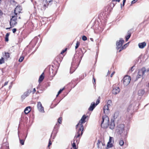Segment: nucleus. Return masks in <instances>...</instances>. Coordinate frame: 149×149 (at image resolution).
<instances>
[{"label": "nucleus", "instance_id": "f257e3e1", "mask_svg": "<svg viewBox=\"0 0 149 149\" xmlns=\"http://www.w3.org/2000/svg\"><path fill=\"white\" fill-rule=\"evenodd\" d=\"M87 116L85 115H83L76 125L77 132L74 138L73 142L72 143V145L73 149H77L76 144L79 143L80 139L83 133L84 127L82 124L86 122V120Z\"/></svg>", "mask_w": 149, "mask_h": 149}, {"label": "nucleus", "instance_id": "f03ea898", "mask_svg": "<svg viewBox=\"0 0 149 149\" xmlns=\"http://www.w3.org/2000/svg\"><path fill=\"white\" fill-rule=\"evenodd\" d=\"M12 18L10 19V27L9 28H6V29H9L12 27H14L17 24V17L13 14H12Z\"/></svg>", "mask_w": 149, "mask_h": 149}, {"label": "nucleus", "instance_id": "7ed1b4c3", "mask_svg": "<svg viewBox=\"0 0 149 149\" xmlns=\"http://www.w3.org/2000/svg\"><path fill=\"white\" fill-rule=\"evenodd\" d=\"M109 121V118L107 116L105 115L103 116L102 117V121L101 124V127L103 128L107 127Z\"/></svg>", "mask_w": 149, "mask_h": 149}, {"label": "nucleus", "instance_id": "20e7f679", "mask_svg": "<svg viewBox=\"0 0 149 149\" xmlns=\"http://www.w3.org/2000/svg\"><path fill=\"white\" fill-rule=\"evenodd\" d=\"M80 50L79 51H77L76 53L74 55L75 58L76 57L77 59V61L80 62L82 57L83 56V54L82 52V50L81 49H79Z\"/></svg>", "mask_w": 149, "mask_h": 149}, {"label": "nucleus", "instance_id": "39448f33", "mask_svg": "<svg viewBox=\"0 0 149 149\" xmlns=\"http://www.w3.org/2000/svg\"><path fill=\"white\" fill-rule=\"evenodd\" d=\"M146 71V68L145 67H143L141 69H139L138 70L137 74L136 77V80H138L139 78H141L143 76L145 72Z\"/></svg>", "mask_w": 149, "mask_h": 149}, {"label": "nucleus", "instance_id": "423d86ee", "mask_svg": "<svg viewBox=\"0 0 149 149\" xmlns=\"http://www.w3.org/2000/svg\"><path fill=\"white\" fill-rule=\"evenodd\" d=\"M64 56V55H63V56H62L61 54H59L57 56L54 61V63L56 65H59Z\"/></svg>", "mask_w": 149, "mask_h": 149}, {"label": "nucleus", "instance_id": "0eeeda50", "mask_svg": "<svg viewBox=\"0 0 149 149\" xmlns=\"http://www.w3.org/2000/svg\"><path fill=\"white\" fill-rule=\"evenodd\" d=\"M22 10V8L21 6L19 5L17 6L14 10V12L12 13V14H13L17 16V15H19V13H22L21 12Z\"/></svg>", "mask_w": 149, "mask_h": 149}, {"label": "nucleus", "instance_id": "6e6552de", "mask_svg": "<svg viewBox=\"0 0 149 149\" xmlns=\"http://www.w3.org/2000/svg\"><path fill=\"white\" fill-rule=\"evenodd\" d=\"M100 97H99L98 99L97 100L96 104L94 102H92L88 109L89 111H92L95 107L100 102Z\"/></svg>", "mask_w": 149, "mask_h": 149}, {"label": "nucleus", "instance_id": "1a4fd4ad", "mask_svg": "<svg viewBox=\"0 0 149 149\" xmlns=\"http://www.w3.org/2000/svg\"><path fill=\"white\" fill-rule=\"evenodd\" d=\"M131 77L128 75L125 76L123 79V84L125 86H127L130 83Z\"/></svg>", "mask_w": 149, "mask_h": 149}, {"label": "nucleus", "instance_id": "9d476101", "mask_svg": "<svg viewBox=\"0 0 149 149\" xmlns=\"http://www.w3.org/2000/svg\"><path fill=\"white\" fill-rule=\"evenodd\" d=\"M124 125L123 124L118 125L117 127L116 130L118 133L120 134H122L124 131Z\"/></svg>", "mask_w": 149, "mask_h": 149}, {"label": "nucleus", "instance_id": "9b49d317", "mask_svg": "<svg viewBox=\"0 0 149 149\" xmlns=\"http://www.w3.org/2000/svg\"><path fill=\"white\" fill-rule=\"evenodd\" d=\"M124 42V41L122 38H120L119 40L117 41L116 42L117 49L119 50L121 48Z\"/></svg>", "mask_w": 149, "mask_h": 149}, {"label": "nucleus", "instance_id": "f8f14e48", "mask_svg": "<svg viewBox=\"0 0 149 149\" xmlns=\"http://www.w3.org/2000/svg\"><path fill=\"white\" fill-rule=\"evenodd\" d=\"M120 91V89L119 87L116 86L115 85L113 86V89L112 90V93L116 95Z\"/></svg>", "mask_w": 149, "mask_h": 149}, {"label": "nucleus", "instance_id": "ddd939ff", "mask_svg": "<svg viewBox=\"0 0 149 149\" xmlns=\"http://www.w3.org/2000/svg\"><path fill=\"white\" fill-rule=\"evenodd\" d=\"M37 107L38 109L40 112H44V108L42 106V104L40 102H38Z\"/></svg>", "mask_w": 149, "mask_h": 149}, {"label": "nucleus", "instance_id": "4468645a", "mask_svg": "<svg viewBox=\"0 0 149 149\" xmlns=\"http://www.w3.org/2000/svg\"><path fill=\"white\" fill-rule=\"evenodd\" d=\"M110 107L107 105H105L103 108L104 113L105 114H108L109 113V108Z\"/></svg>", "mask_w": 149, "mask_h": 149}, {"label": "nucleus", "instance_id": "2eb2a0df", "mask_svg": "<svg viewBox=\"0 0 149 149\" xmlns=\"http://www.w3.org/2000/svg\"><path fill=\"white\" fill-rule=\"evenodd\" d=\"M146 44L145 42L139 43L138 44L139 47L140 49H143L146 46Z\"/></svg>", "mask_w": 149, "mask_h": 149}, {"label": "nucleus", "instance_id": "dca6fc26", "mask_svg": "<svg viewBox=\"0 0 149 149\" xmlns=\"http://www.w3.org/2000/svg\"><path fill=\"white\" fill-rule=\"evenodd\" d=\"M31 108L30 107H26L24 109V111L26 114H27L31 111Z\"/></svg>", "mask_w": 149, "mask_h": 149}, {"label": "nucleus", "instance_id": "f3484780", "mask_svg": "<svg viewBox=\"0 0 149 149\" xmlns=\"http://www.w3.org/2000/svg\"><path fill=\"white\" fill-rule=\"evenodd\" d=\"M115 126V123L114 122L111 121V122L110 124L109 125V128L111 129H113Z\"/></svg>", "mask_w": 149, "mask_h": 149}, {"label": "nucleus", "instance_id": "a211bd4d", "mask_svg": "<svg viewBox=\"0 0 149 149\" xmlns=\"http://www.w3.org/2000/svg\"><path fill=\"white\" fill-rule=\"evenodd\" d=\"M129 43H127L125 45H124L123 46H122L121 48L118 51V52H120L122 50L125 49L126 47L128 46Z\"/></svg>", "mask_w": 149, "mask_h": 149}, {"label": "nucleus", "instance_id": "6ab92c4d", "mask_svg": "<svg viewBox=\"0 0 149 149\" xmlns=\"http://www.w3.org/2000/svg\"><path fill=\"white\" fill-rule=\"evenodd\" d=\"M145 92V91L143 89L139 90L138 91V94L139 96H141L144 94Z\"/></svg>", "mask_w": 149, "mask_h": 149}, {"label": "nucleus", "instance_id": "aec40b11", "mask_svg": "<svg viewBox=\"0 0 149 149\" xmlns=\"http://www.w3.org/2000/svg\"><path fill=\"white\" fill-rule=\"evenodd\" d=\"M44 78V74L43 72L40 76L39 79V82H41Z\"/></svg>", "mask_w": 149, "mask_h": 149}, {"label": "nucleus", "instance_id": "412c9836", "mask_svg": "<svg viewBox=\"0 0 149 149\" xmlns=\"http://www.w3.org/2000/svg\"><path fill=\"white\" fill-rule=\"evenodd\" d=\"M101 143V141L99 140H98V142L97 143V147L99 149H101L102 148V146L100 145V143Z\"/></svg>", "mask_w": 149, "mask_h": 149}, {"label": "nucleus", "instance_id": "4be33fe9", "mask_svg": "<svg viewBox=\"0 0 149 149\" xmlns=\"http://www.w3.org/2000/svg\"><path fill=\"white\" fill-rule=\"evenodd\" d=\"M131 36V33H127V35L125 36L126 41H127Z\"/></svg>", "mask_w": 149, "mask_h": 149}, {"label": "nucleus", "instance_id": "5701e85b", "mask_svg": "<svg viewBox=\"0 0 149 149\" xmlns=\"http://www.w3.org/2000/svg\"><path fill=\"white\" fill-rule=\"evenodd\" d=\"M9 33H6V35L5 38V41L6 42H8V37L9 36Z\"/></svg>", "mask_w": 149, "mask_h": 149}, {"label": "nucleus", "instance_id": "b1692460", "mask_svg": "<svg viewBox=\"0 0 149 149\" xmlns=\"http://www.w3.org/2000/svg\"><path fill=\"white\" fill-rule=\"evenodd\" d=\"M120 0H112L111 4H113V7L115 6V4L116 3H113L114 2L116 1H118L119 2H120Z\"/></svg>", "mask_w": 149, "mask_h": 149}, {"label": "nucleus", "instance_id": "393cba45", "mask_svg": "<svg viewBox=\"0 0 149 149\" xmlns=\"http://www.w3.org/2000/svg\"><path fill=\"white\" fill-rule=\"evenodd\" d=\"M74 83H75V82L74 80H72L71 81L70 83V84H71V86L73 87H74L77 85V84H74L73 85H72V84H74Z\"/></svg>", "mask_w": 149, "mask_h": 149}, {"label": "nucleus", "instance_id": "a878e982", "mask_svg": "<svg viewBox=\"0 0 149 149\" xmlns=\"http://www.w3.org/2000/svg\"><path fill=\"white\" fill-rule=\"evenodd\" d=\"M80 45V42L79 41H77L76 43V45L75 46V49H77Z\"/></svg>", "mask_w": 149, "mask_h": 149}, {"label": "nucleus", "instance_id": "bb28decb", "mask_svg": "<svg viewBox=\"0 0 149 149\" xmlns=\"http://www.w3.org/2000/svg\"><path fill=\"white\" fill-rule=\"evenodd\" d=\"M112 104V101L111 100H109L107 102V105L110 107Z\"/></svg>", "mask_w": 149, "mask_h": 149}, {"label": "nucleus", "instance_id": "cd10ccee", "mask_svg": "<svg viewBox=\"0 0 149 149\" xmlns=\"http://www.w3.org/2000/svg\"><path fill=\"white\" fill-rule=\"evenodd\" d=\"M124 144V142L123 141L120 139L119 141V144L120 146H122Z\"/></svg>", "mask_w": 149, "mask_h": 149}, {"label": "nucleus", "instance_id": "c85d7f7f", "mask_svg": "<svg viewBox=\"0 0 149 149\" xmlns=\"http://www.w3.org/2000/svg\"><path fill=\"white\" fill-rule=\"evenodd\" d=\"M62 117H60L58 118V122L59 124H61L62 122Z\"/></svg>", "mask_w": 149, "mask_h": 149}, {"label": "nucleus", "instance_id": "c756f323", "mask_svg": "<svg viewBox=\"0 0 149 149\" xmlns=\"http://www.w3.org/2000/svg\"><path fill=\"white\" fill-rule=\"evenodd\" d=\"M67 48H65L63 50L60 54H61L62 56H63V54L67 51Z\"/></svg>", "mask_w": 149, "mask_h": 149}, {"label": "nucleus", "instance_id": "7c9ffc66", "mask_svg": "<svg viewBox=\"0 0 149 149\" xmlns=\"http://www.w3.org/2000/svg\"><path fill=\"white\" fill-rule=\"evenodd\" d=\"M4 63V59L3 57H1L0 59V64Z\"/></svg>", "mask_w": 149, "mask_h": 149}, {"label": "nucleus", "instance_id": "2f4dec72", "mask_svg": "<svg viewBox=\"0 0 149 149\" xmlns=\"http://www.w3.org/2000/svg\"><path fill=\"white\" fill-rule=\"evenodd\" d=\"M113 145L111 143H108L107 145V147L108 148H110L112 147Z\"/></svg>", "mask_w": 149, "mask_h": 149}, {"label": "nucleus", "instance_id": "473e14b6", "mask_svg": "<svg viewBox=\"0 0 149 149\" xmlns=\"http://www.w3.org/2000/svg\"><path fill=\"white\" fill-rule=\"evenodd\" d=\"M5 56L7 58H8L10 57V54L8 52H6L5 53Z\"/></svg>", "mask_w": 149, "mask_h": 149}, {"label": "nucleus", "instance_id": "72a5a7b5", "mask_svg": "<svg viewBox=\"0 0 149 149\" xmlns=\"http://www.w3.org/2000/svg\"><path fill=\"white\" fill-rule=\"evenodd\" d=\"M24 58V56H20V58L19 60V62H21L23 61Z\"/></svg>", "mask_w": 149, "mask_h": 149}, {"label": "nucleus", "instance_id": "f704fd0d", "mask_svg": "<svg viewBox=\"0 0 149 149\" xmlns=\"http://www.w3.org/2000/svg\"><path fill=\"white\" fill-rule=\"evenodd\" d=\"M64 88H63V89H60L59 90V91L58 92L57 95H56V97H57L58 95L62 92L64 90Z\"/></svg>", "mask_w": 149, "mask_h": 149}, {"label": "nucleus", "instance_id": "c9c22d12", "mask_svg": "<svg viewBox=\"0 0 149 149\" xmlns=\"http://www.w3.org/2000/svg\"><path fill=\"white\" fill-rule=\"evenodd\" d=\"M20 143L22 145H23L24 144V140L23 139H19Z\"/></svg>", "mask_w": 149, "mask_h": 149}, {"label": "nucleus", "instance_id": "e433bc0d", "mask_svg": "<svg viewBox=\"0 0 149 149\" xmlns=\"http://www.w3.org/2000/svg\"><path fill=\"white\" fill-rule=\"evenodd\" d=\"M82 40L84 41H86L87 40V38L86 36H83L82 38Z\"/></svg>", "mask_w": 149, "mask_h": 149}, {"label": "nucleus", "instance_id": "4c0bfd02", "mask_svg": "<svg viewBox=\"0 0 149 149\" xmlns=\"http://www.w3.org/2000/svg\"><path fill=\"white\" fill-rule=\"evenodd\" d=\"M52 1V0H45V2L47 5V4H49Z\"/></svg>", "mask_w": 149, "mask_h": 149}, {"label": "nucleus", "instance_id": "58836bf2", "mask_svg": "<svg viewBox=\"0 0 149 149\" xmlns=\"http://www.w3.org/2000/svg\"><path fill=\"white\" fill-rule=\"evenodd\" d=\"M93 83L94 84H96V79L95 78V77H94V76H93Z\"/></svg>", "mask_w": 149, "mask_h": 149}, {"label": "nucleus", "instance_id": "ea45409f", "mask_svg": "<svg viewBox=\"0 0 149 149\" xmlns=\"http://www.w3.org/2000/svg\"><path fill=\"white\" fill-rule=\"evenodd\" d=\"M52 144V142L51 141V140L50 139H49V141L48 145V147H49V146L51 145Z\"/></svg>", "mask_w": 149, "mask_h": 149}, {"label": "nucleus", "instance_id": "a19ab883", "mask_svg": "<svg viewBox=\"0 0 149 149\" xmlns=\"http://www.w3.org/2000/svg\"><path fill=\"white\" fill-rule=\"evenodd\" d=\"M138 0H134L132 1L131 4H134L135 3L136 1H137Z\"/></svg>", "mask_w": 149, "mask_h": 149}, {"label": "nucleus", "instance_id": "79ce46f5", "mask_svg": "<svg viewBox=\"0 0 149 149\" xmlns=\"http://www.w3.org/2000/svg\"><path fill=\"white\" fill-rule=\"evenodd\" d=\"M3 13L2 11L0 10V18H1L3 15Z\"/></svg>", "mask_w": 149, "mask_h": 149}, {"label": "nucleus", "instance_id": "37998d69", "mask_svg": "<svg viewBox=\"0 0 149 149\" xmlns=\"http://www.w3.org/2000/svg\"><path fill=\"white\" fill-rule=\"evenodd\" d=\"M113 139V138L111 137H110L108 143H111V140L112 139Z\"/></svg>", "mask_w": 149, "mask_h": 149}, {"label": "nucleus", "instance_id": "c03bdc74", "mask_svg": "<svg viewBox=\"0 0 149 149\" xmlns=\"http://www.w3.org/2000/svg\"><path fill=\"white\" fill-rule=\"evenodd\" d=\"M17 29L15 28H14L12 29V31L13 33H15Z\"/></svg>", "mask_w": 149, "mask_h": 149}, {"label": "nucleus", "instance_id": "a18cd8bd", "mask_svg": "<svg viewBox=\"0 0 149 149\" xmlns=\"http://www.w3.org/2000/svg\"><path fill=\"white\" fill-rule=\"evenodd\" d=\"M8 81L4 83V85L2 86V87H3V86H5L6 85H7L8 84Z\"/></svg>", "mask_w": 149, "mask_h": 149}, {"label": "nucleus", "instance_id": "49530a36", "mask_svg": "<svg viewBox=\"0 0 149 149\" xmlns=\"http://www.w3.org/2000/svg\"><path fill=\"white\" fill-rule=\"evenodd\" d=\"M29 93V92L27 91L26 93H25L24 94H25V95L26 96H28V95Z\"/></svg>", "mask_w": 149, "mask_h": 149}, {"label": "nucleus", "instance_id": "de8ad7c7", "mask_svg": "<svg viewBox=\"0 0 149 149\" xmlns=\"http://www.w3.org/2000/svg\"><path fill=\"white\" fill-rule=\"evenodd\" d=\"M115 73V72L113 71V72L111 74V77H112L113 75V74H114Z\"/></svg>", "mask_w": 149, "mask_h": 149}, {"label": "nucleus", "instance_id": "09e8293b", "mask_svg": "<svg viewBox=\"0 0 149 149\" xmlns=\"http://www.w3.org/2000/svg\"><path fill=\"white\" fill-rule=\"evenodd\" d=\"M36 91L35 88H34L32 92L33 93H34Z\"/></svg>", "mask_w": 149, "mask_h": 149}, {"label": "nucleus", "instance_id": "8fccbe9b", "mask_svg": "<svg viewBox=\"0 0 149 149\" xmlns=\"http://www.w3.org/2000/svg\"><path fill=\"white\" fill-rule=\"evenodd\" d=\"M43 6L45 7H45L46 6V4H45V3H43Z\"/></svg>", "mask_w": 149, "mask_h": 149}, {"label": "nucleus", "instance_id": "3c124183", "mask_svg": "<svg viewBox=\"0 0 149 149\" xmlns=\"http://www.w3.org/2000/svg\"><path fill=\"white\" fill-rule=\"evenodd\" d=\"M102 145L103 146H105V143H102Z\"/></svg>", "mask_w": 149, "mask_h": 149}, {"label": "nucleus", "instance_id": "603ef678", "mask_svg": "<svg viewBox=\"0 0 149 149\" xmlns=\"http://www.w3.org/2000/svg\"><path fill=\"white\" fill-rule=\"evenodd\" d=\"M125 2H123V6H124V5H125Z\"/></svg>", "mask_w": 149, "mask_h": 149}, {"label": "nucleus", "instance_id": "864d4df0", "mask_svg": "<svg viewBox=\"0 0 149 149\" xmlns=\"http://www.w3.org/2000/svg\"><path fill=\"white\" fill-rule=\"evenodd\" d=\"M126 0H123V2H125Z\"/></svg>", "mask_w": 149, "mask_h": 149}, {"label": "nucleus", "instance_id": "5fc2aeb1", "mask_svg": "<svg viewBox=\"0 0 149 149\" xmlns=\"http://www.w3.org/2000/svg\"><path fill=\"white\" fill-rule=\"evenodd\" d=\"M133 66L132 67H131V70L132 71V68H133Z\"/></svg>", "mask_w": 149, "mask_h": 149}, {"label": "nucleus", "instance_id": "6e6d98bb", "mask_svg": "<svg viewBox=\"0 0 149 149\" xmlns=\"http://www.w3.org/2000/svg\"><path fill=\"white\" fill-rule=\"evenodd\" d=\"M18 18H19V19H21V17H20V16H19V17Z\"/></svg>", "mask_w": 149, "mask_h": 149}, {"label": "nucleus", "instance_id": "4d7b16f0", "mask_svg": "<svg viewBox=\"0 0 149 149\" xmlns=\"http://www.w3.org/2000/svg\"><path fill=\"white\" fill-rule=\"evenodd\" d=\"M9 88H10H10H11V86H9Z\"/></svg>", "mask_w": 149, "mask_h": 149}, {"label": "nucleus", "instance_id": "13d9d810", "mask_svg": "<svg viewBox=\"0 0 149 149\" xmlns=\"http://www.w3.org/2000/svg\"><path fill=\"white\" fill-rule=\"evenodd\" d=\"M72 69V67L71 68V69H70V70H71V69ZM71 71H70V72H71Z\"/></svg>", "mask_w": 149, "mask_h": 149}, {"label": "nucleus", "instance_id": "bf43d9fd", "mask_svg": "<svg viewBox=\"0 0 149 149\" xmlns=\"http://www.w3.org/2000/svg\"><path fill=\"white\" fill-rule=\"evenodd\" d=\"M149 71V69L148 70V71Z\"/></svg>", "mask_w": 149, "mask_h": 149}, {"label": "nucleus", "instance_id": "052dcab7", "mask_svg": "<svg viewBox=\"0 0 149 149\" xmlns=\"http://www.w3.org/2000/svg\"><path fill=\"white\" fill-rule=\"evenodd\" d=\"M44 0H43V2H44Z\"/></svg>", "mask_w": 149, "mask_h": 149}, {"label": "nucleus", "instance_id": "680f3d73", "mask_svg": "<svg viewBox=\"0 0 149 149\" xmlns=\"http://www.w3.org/2000/svg\"><path fill=\"white\" fill-rule=\"evenodd\" d=\"M50 73H51V71H50Z\"/></svg>", "mask_w": 149, "mask_h": 149}]
</instances>
